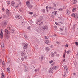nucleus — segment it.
<instances>
[{"label":"nucleus","mask_w":78,"mask_h":78,"mask_svg":"<svg viewBox=\"0 0 78 78\" xmlns=\"http://www.w3.org/2000/svg\"><path fill=\"white\" fill-rule=\"evenodd\" d=\"M4 32L6 35V37H9V32H8V30L5 29L4 30Z\"/></svg>","instance_id":"1"},{"label":"nucleus","mask_w":78,"mask_h":78,"mask_svg":"<svg viewBox=\"0 0 78 78\" xmlns=\"http://www.w3.org/2000/svg\"><path fill=\"white\" fill-rule=\"evenodd\" d=\"M25 50H24V52H22L21 53V56H24L26 55V53H25Z\"/></svg>","instance_id":"2"},{"label":"nucleus","mask_w":78,"mask_h":78,"mask_svg":"<svg viewBox=\"0 0 78 78\" xmlns=\"http://www.w3.org/2000/svg\"><path fill=\"white\" fill-rule=\"evenodd\" d=\"M1 48H2V50L3 51L4 50H5V48H4V43H2L1 44Z\"/></svg>","instance_id":"3"},{"label":"nucleus","mask_w":78,"mask_h":78,"mask_svg":"<svg viewBox=\"0 0 78 78\" xmlns=\"http://www.w3.org/2000/svg\"><path fill=\"white\" fill-rule=\"evenodd\" d=\"M15 18L16 19H22V17L20 15H17L15 16Z\"/></svg>","instance_id":"4"},{"label":"nucleus","mask_w":78,"mask_h":78,"mask_svg":"<svg viewBox=\"0 0 78 78\" xmlns=\"http://www.w3.org/2000/svg\"><path fill=\"white\" fill-rule=\"evenodd\" d=\"M48 72L51 73H53V69H51V68H50Z\"/></svg>","instance_id":"5"},{"label":"nucleus","mask_w":78,"mask_h":78,"mask_svg":"<svg viewBox=\"0 0 78 78\" xmlns=\"http://www.w3.org/2000/svg\"><path fill=\"white\" fill-rule=\"evenodd\" d=\"M3 32L2 30H1V33L0 34V37L2 39L3 38Z\"/></svg>","instance_id":"6"},{"label":"nucleus","mask_w":78,"mask_h":78,"mask_svg":"<svg viewBox=\"0 0 78 78\" xmlns=\"http://www.w3.org/2000/svg\"><path fill=\"white\" fill-rule=\"evenodd\" d=\"M28 48V44L26 43L25 44L24 46L23 47L24 49H27V48Z\"/></svg>","instance_id":"7"},{"label":"nucleus","mask_w":78,"mask_h":78,"mask_svg":"<svg viewBox=\"0 0 78 78\" xmlns=\"http://www.w3.org/2000/svg\"><path fill=\"white\" fill-rule=\"evenodd\" d=\"M27 7H28V8H29L30 9H32V8H33V5H30L28 6Z\"/></svg>","instance_id":"8"},{"label":"nucleus","mask_w":78,"mask_h":78,"mask_svg":"<svg viewBox=\"0 0 78 78\" xmlns=\"http://www.w3.org/2000/svg\"><path fill=\"white\" fill-rule=\"evenodd\" d=\"M66 14L67 15H69L70 14V11L67 9L66 11Z\"/></svg>","instance_id":"9"},{"label":"nucleus","mask_w":78,"mask_h":78,"mask_svg":"<svg viewBox=\"0 0 78 78\" xmlns=\"http://www.w3.org/2000/svg\"><path fill=\"white\" fill-rule=\"evenodd\" d=\"M24 67L25 68L24 71L25 72H28L29 70L27 68V67L26 66H25Z\"/></svg>","instance_id":"10"},{"label":"nucleus","mask_w":78,"mask_h":78,"mask_svg":"<svg viewBox=\"0 0 78 78\" xmlns=\"http://www.w3.org/2000/svg\"><path fill=\"white\" fill-rule=\"evenodd\" d=\"M71 51L70 50H69L67 51V52H66V53L68 55H69L70 54V53H71Z\"/></svg>","instance_id":"11"},{"label":"nucleus","mask_w":78,"mask_h":78,"mask_svg":"<svg viewBox=\"0 0 78 78\" xmlns=\"http://www.w3.org/2000/svg\"><path fill=\"white\" fill-rule=\"evenodd\" d=\"M77 18L78 19V13H76L75 15V19H76Z\"/></svg>","instance_id":"12"},{"label":"nucleus","mask_w":78,"mask_h":78,"mask_svg":"<svg viewBox=\"0 0 78 78\" xmlns=\"http://www.w3.org/2000/svg\"><path fill=\"white\" fill-rule=\"evenodd\" d=\"M7 72L9 73H10V68H9V67H8L7 68Z\"/></svg>","instance_id":"13"},{"label":"nucleus","mask_w":78,"mask_h":78,"mask_svg":"<svg viewBox=\"0 0 78 78\" xmlns=\"http://www.w3.org/2000/svg\"><path fill=\"white\" fill-rule=\"evenodd\" d=\"M64 69L65 70H66V71H68V68H67V67L66 66H64Z\"/></svg>","instance_id":"14"},{"label":"nucleus","mask_w":78,"mask_h":78,"mask_svg":"<svg viewBox=\"0 0 78 78\" xmlns=\"http://www.w3.org/2000/svg\"><path fill=\"white\" fill-rule=\"evenodd\" d=\"M45 50L46 51H48L50 50V48L47 47H46L45 48Z\"/></svg>","instance_id":"15"},{"label":"nucleus","mask_w":78,"mask_h":78,"mask_svg":"<svg viewBox=\"0 0 78 78\" xmlns=\"http://www.w3.org/2000/svg\"><path fill=\"white\" fill-rule=\"evenodd\" d=\"M73 4H76V2H77V0H73Z\"/></svg>","instance_id":"16"},{"label":"nucleus","mask_w":78,"mask_h":78,"mask_svg":"<svg viewBox=\"0 0 78 78\" xmlns=\"http://www.w3.org/2000/svg\"><path fill=\"white\" fill-rule=\"evenodd\" d=\"M45 42L46 44H48V43H49V41L48 40H45Z\"/></svg>","instance_id":"17"},{"label":"nucleus","mask_w":78,"mask_h":78,"mask_svg":"<svg viewBox=\"0 0 78 78\" xmlns=\"http://www.w3.org/2000/svg\"><path fill=\"white\" fill-rule=\"evenodd\" d=\"M51 56H52V57H54L55 56V55H54V53L52 52L51 53Z\"/></svg>","instance_id":"18"},{"label":"nucleus","mask_w":78,"mask_h":78,"mask_svg":"<svg viewBox=\"0 0 78 78\" xmlns=\"http://www.w3.org/2000/svg\"><path fill=\"white\" fill-rule=\"evenodd\" d=\"M26 5L27 6H29L30 5V2H27L26 3Z\"/></svg>","instance_id":"19"},{"label":"nucleus","mask_w":78,"mask_h":78,"mask_svg":"<svg viewBox=\"0 0 78 78\" xmlns=\"http://www.w3.org/2000/svg\"><path fill=\"white\" fill-rule=\"evenodd\" d=\"M15 4V2H14L12 1V2H11V5L12 6H14V5Z\"/></svg>","instance_id":"20"},{"label":"nucleus","mask_w":78,"mask_h":78,"mask_svg":"<svg viewBox=\"0 0 78 78\" xmlns=\"http://www.w3.org/2000/svg\"><path fill=\"white\" fill-rule=\"evenodd\" d=\"M57 68V67H56V66H53V67L52 69L53 70H56V69Z\"/></svg>","instance_id":"21"},{"label":"nucleus","mask_w":78,"mask_h":78,"mask_svg":"<svg viewBox=\"0 0 78 78\" xmlns=\"http://www.w3.org/2000/svg\"><path fill=\"white\" fill-rule=\"evenodd\" d=\"M2 76H1L2 78H5V77H4V73H2Z\"/></svg>","instance_id":"22"},{"label":"nucleus","mask_w":78,"mask_h":78,"mask_svg":"<svg viewBox=\"0 0 78 78\" xmlns=\"http://www.w3.org/2000/svg\"><path fill=\"white\" fill-rule=\"evenodd\" d=\"M34 71L35 73H36V72H39V70L38 69H37L34 70Z\"/></svg>","instance_id":"23"},{"label":"nucleus","mask_w":78,"mask_h":78,"mask_svg":"<svg viewBox=\"0 0 78 78\" xmlns=\"http://www.w3.org/2000/svg\"><path fill=\"white\" fill-rule=\"evenodd\" d=\"M8 23V21H5L4 22V25H7V24Z\"/></svg>","instance_id":"24"},{"label":"nucleus","mask_w":78,"mask_h":78,"mask_svg":"<svg viewBox=\"0 0 78 78\" xmlns=\"http://www.w3.org/2000/svg\"><path fill=\"white\" fill-rule=\"evenodd\" d=\"M6 14H9V10H8V9H7L6 10Z\"/></svg>","instance_id":"25"},{"label":"nucleus","mask_w":78,"mask_h":78,"mask_svg":"<svg viewBox=\"0 0 78 78\" xmlns=\"http://www.w3.org/2000/svg\"><path fill=\"white\" fill-rule=\"evenodd\" d=\"M71 16H72V17H74V18H75V14L74 13H73L71 14Z\"/></svg>","instance_id":"26"},{"label":"nucleus","mask_w":78,"mask_h":78,"mask_svg":"<svg viewBox=\"0 0 78 78\" xmlns=\"http://www.w3.org/2000/svg\"><path fill=\"white\" fill-rule=\"evenodd\" d=\"M46 9H47V12H48V6H46Z\"/></svg>","instance_id":"27"},{"label":"nucleus","mask_w":78,"mask_h":78,"mask_svg":"<svg viewBox=\"0 0 78 78\" xmlns=\"http://www.w3.org/2000/svg\"><path fill=\"white\" fill-rule=\"evenodd\" d=\"M44 29H46V30H47L48 29V27L47 26L45 25L44 26Z\"/></svg>","instance_id":"28"},{"label":"nucleus","mask_w":78,"mask_h":78,"mask_svg":"<svg viewBox=\"0 0 78 78\" xmlns=\"http://www.w3.org/2000/svg\"><path fill=\"white\" fill-rule=\"evenodd\" d=\"M11 33H14V30L13 29L12 30H11Z\"/></svg>","instance_id":"29"},{"label":"nucleus","mask_w":78,"mask_h":78,"mask_svg":"<svg viewBox=\"0 0 78 78\" xmlns=\"http://www.w3.org/2000/svg\"><path fill=\"white\" fill-rule=\"evenodd\" d=\"M58 13V12L56 11H55L54 12V15H56V14H57V13Z\"/></svg>","instance_id":"30"},{"label":"nucleus","mask_w":78,"mask_h":78,"mask_svg":"<svg viewBox=\"0 0 78 78\" xmlns=\"http://www.w3.org/2000/svg\"><path fill=\"white\" fill-rule=\"evenodd\" d=\"M7 3L8 5H10V4H11V2L9 1H8L7 2Z\"/></svg>","instance_id":"31"},{"label":"nucleus","mask_w":78,"mask_h":78,"mask_svg":"<svg viewBox=\"0 0 78 78\" xmlns=\"http://www.w3.org/2000/svg\"><path fill=\"white\" fill-rule=\"evenodd\" d=\"M19 6V4H18L15 7V8H18Z\"/></svg>","instance_id":"32"},{"label":"nucleus","mask_w":78,"mask_h":78,"mask_svg":"<svg viewBox=\"0 0 78 78\" xmlns=\"http://www.w3.org/2000/svg\"><path fill=\"white\" fill-rule=\"evenodd\" d=\"M2 64L3 66H5V62H4V61L2 62Z\"/></svg>","instance_id":"33"},{"label":"nucleus","mask_w":78,"mask_h":78,"mask_svg":"<svg viewBox=\"0 0 78 78\" xmlns=\"http://www.w3.org/2000/svg\"><path fill=\"white\" fill-rule=\"evenodd\" d=\"M75 9H76L75 8H74L73 10V12H74V11H75Z\"/></svg>","instance_id":"34"},{"label":"nucleus","mask_w":78,"mask_h":78,"mask_svg":"<svg viewBox=\"0 0 78 78\" xmlns=\"http://www.w3.org/2000/svg\"><path fill=\"white\" fill-rule=\"evenodd\" d=\"M53 62V60H51V61H50V62H49V63H50V64H51V63H52V62Z\"/></svg>","instance_id":"35"},{"label":"nucleus","mask_w":78,"mask_h":78,"mask_svg":"<svg viewBox=\"0 0 78 78\" xmlns=\"http://www.w3.org/2000/svg\"><path fill=\"white\" fill-rule=\"evenodd\" d=\"M42 30H43V31H44L45 30V28L43 27L42 28Z\"/></svg>","instance_id":"36"},{"label":"nucleus","mask_w":78,"mask_h":78,"mask_svg":"<svg viewBox=\"0 0 78 78\" xmlns=\"http://www.w3.org/2000/svg\"><path fill=\"white\" fill-rule=\"evenodd\" d=\"M55 24H56V25H59V24H58V23H57V22H55Z\"/></svg>","instance_id":"37"},{"label":"nucleus","mask_w":78,"mask_h":78,"mask_svg":"<svg viewBox=\"0 0 78 78\" xmlns=\"http://www.w3.org/2000/svg\"><path fill=\"white\" fill-rule=\"evenodd\" d=\"M56 56L59 57V54H57L56 55Z\"/></svg>","instance_id":"38"},{"label":"nucleus","mask_w":78,"mask_h":78,"mask_svg":"<svg viewBox=\"0 0 78 78\" xmlns=\"http://www.w3.org/2000/svg\"><path fill=\"white\" fill-rule=\"evenodd\" d=\"M44 38L45 39H48V37L47 36H45Z\"/></svg>","instance_id":"39"},{"label":"nucleus","mask_w":78,"mask_h":78,"mask_svg":"<svg viewBox=\"0 0 78 78\" xmlns=\"http://www.w3.org/2000/svg\"><path fill=\"white\" fill-rule=\"evenodd\" d=\"M24 36L25 38H27V35H24Z\"/></svg>","instance_id":"40"},{"label":"nucleus","mask_w":78,"mask_h":78,"mask_svg":"<svg viewBox=\"0 0 78 78\" xmlns=\"http://www.w3.org/2000/svg\"><path fill=\"white\" fill-rule=\"evenodd\" d=\"M66 47H69V45H68V44H66Z\"/></svg>","instance_id":"41"},{"label":"nucleus","mask_w":78,"mask_h":78,"mask_svg":"<svg viewBox=\"0 0 78 78\" xmlns=\"http://www.w3.org/2000/svg\"><path fill=\"white\" fill-rule=\"evenodd\" d=\"M24 58L25 59H27V56H25L24 57Z\"/></svg>","instance_id":"42"},{"label":"nucleus","mask_w":78,"mask_h":78,"mask_svg":"<svg viewBox=\"0 0 78 78\" xmlns=\"http://www.w3.org/2000/svg\"><path fill=\"white\" fill-rule=\"evenodd\" d=\"M51 17L52 18H54V16H53V15H51Z\"/></svg>","instance_id":"43"},{"label":"nucleus","mask_w":78,"mask_h":78,"mask_svg":"<svg viewBox=\"0 0 78 78\" xmlns=\"http://www.w3.org/2000/svg\"><path fill=\"white\" fill-rule=\"evenodd\" d=\"M56 43L58 44V45H59V42L58 41L56 42Z\"/></svg>","instance_id":"44"},{"label":"nucleus","mask_w":78,"mask_h":78,"mask_svg":"<svg viewBox=\"0 0 78 78\" xmlns=\"http://www.w3.org/2000/svg\"><path fill=\"white\" fill-rule=\"evenodd\" d=\"M42 11L43 12H45V9H43L42 10Z\"/></svg>","instance_id":"45"},{"label":"nucleus","mask_w":78,"mask_h":78,"mask_svg":"<svg viewBox=\"0 0 78 78\" xmlns=\"http://www.w3.org/2000/svg\"><path fill=\"white\" fill-rule=\"evenodd\" d=\"M75 43H76V45H78V42H75Z\"/></svg>","instance_id":"46"},{"label":"nucleus","mask_w":78,"mask_h":78,"mask_svg":"<svg viewBox=\"0 0 78 78\" xmlns=\"http://www.w3.org/2000/svg\"><path fill=\"white\" fill-rule=\"evenodd\" d=\"M33 12H30L29 13V14H33Z\"/></svg>","instance_id":"47"},{"label":"nucleus","mask_w":78,"mask_h":78,"mask_svg":"<svg viewBox=\"0 0 78 78\" xmlns=\"http://www.w3.org/2000/svg\"><path fill=\"white\" fill-rule=\"evenodd\" d=\"M63 55V58H65V56H66L65 54H64Z\"/></svg>","instance_id":"48"},{"label":"nucleus","mask_w":78,"mask_h":78,"mask_svg":"<svg viewBox=\"0 0 78 78\" xmlns=\"http://www.w3.org/2000/svg\"><path fill=\"white\" fill-rule=\"evenodd\" d=\"M60 30H61V31H63V30H64L61 28H60Z\"/></svg>","instance_id":"49"},{"label":"nucleus","mask_w":78,"mask_h":78,"mask_svg":"<svg viewBox=\"0 0 78 78\" xmlns=\"http://www.w3.org/2000/svg\"><path fill=\"white\" fill-rule=\"evenodd\" d=\"M21 60H22V61H24V58H21Z\"/></svg>","instance_id":"50"},{"label":"nucleus","mask_w":78,"mask_h":78,"mask_svg":"<svg viewBox=\"0 0 78 78\" xmlns=\"http://www.w3.org/2000/svg\"><path fill=\"white\" fill-rule=\"evenodd\" d=\"M54 54H57V52H56V51H55L54 52Z\"/></svg>","instance_id":"51"},{"label":"nucleus","mask_w":78,"mask_h":78,"mask_svg":"<svg viewBox=\"0 0 78 78\" xmlns=\"http://www.w3.org/2000/svg\"><path fill=\"white\" fill-rule=\"evenodd\" d=\"M41 59H43V58H44V57H43V56H41Z\"/></svg>","instance_id":"52"},{"label":"nucleus","mask_w":78,"mask_h":78,"mask_svg":"<svg viewBox=\"0 0 78 78\" xmlns=\"http://www.w3.org/2000/svg\"><path fill=\"white\" fill-rule=\"evenodd\" d=\"M66 72H64L65 74H64V75H63L64 76H66Z\"/></svg>","instance_id":"53"},{"label":"nucleus","mask_w":78,"mask_h":78,"mask_svg":"<svg viewBox=\"0 0 78 78\" xmlns=\"http://www.w3.org/2000/svg\"><path fill=\"white\" fill-rule=\"evenodd\" d=\"M59 11H61L62 10V9H58Z\"/></svg>","instance_id":"54"},{"label":"nucleus","mask_w":78,"mask_h":78,"mask_svg":"<svg viewBox=\"0 0 78 78\" xmlns=\"http://www.w3.org/2000/svg\"><path fill=\"white\" fill-rule=\"evenodd\" d=\"M51 48H53V45H51Z\"/></svg>","instance_id":"55"},{"label":"nucleus","mask_w":78,"mask_h":78,"mask_svg":"<svg viewBox=\"0 0 78 78\" xmlns=\"http://www.w3.org/2000/svg\"><path fill=\"white\" fill-rule=\"evenodd\" d=\"M2 10H3V11H5V9H4V8H3Z\"/></svg>","instance_id":"56"},{"label":"nucleus","mask_w":78,"mask_h":78,"mask_svg":"<svg viewBox=\"0 0 78 78\" xmlns=\"http://www.w3.org/2000/svg\"><path fill=\"white\" fill-rule=\"evenodd\" d=\"M0 62H2V59L0 60Z\"/></svg>","instance_id":"57"},{"label":"nucleus","mask_w":78,"mask_h":78,"mask_svg":"<svg viewBox=\"0 0 78 78\" xmlns=\"http://www.w3.org/2000/svg\"><path fill=\"white\" fill-rule=\"evenodd\" d=\"M16 1H17L18 2H19L20 1V0H16Z\"/></svg>","instance_id":"58"},{"label":"nucleus","mask_w":78,"mask_h":78,"mask_svg":"<svg viewBox=\"0 0 78 78\" xmlns=\"http://www.w3.org/2000/svg\"><path fill=\"white\" fill-rule=\"evenodd\" d=\"M73 75H76V73H74Z\"/></svg>","instance_id":"59"},{"label":"nucleus","mask_w":78,"mask_h":78,"mask_svg":"<svg viewBox=\"0 0 78 78\" xmlns=\"http://www.w3.org/2000/svg\"><path fill=\"white\" fill-rule=\"evenodd\" d=\"M20 12H22V11L20 10Z\"/></svg>","instance_id":"60"},{"label":"nucleus","mask_w":78,"mask_h":78,"mask_svg":"<svg viewBox=\"0 0 78 78\" xmlns=\"http://www.w3.org/2000/svg\"><path fill=\"white\" fill-rule=\"evenodd\" d=\"M56 34H55V35H53V36H56Z\"/></svg>","instance_id":"61"},{"label":"nucleus","mask_w":78,"mask_h":78,"mask_svg":"<svg viewBox=\"0 0 78 78\" xmlns=\"http://www.w3.org/2000/svg\"><path fill=\"white\" fill-rule=\"evenodd\" d=\"M36 24H37V25H38V23H37V22L36 23Z\"/></svg>","instance_id":"62"},{"label":"nucleus","mask_w":78,"mask_h":78,"mask_svg":"<svg viewBox=\"0 0 78 78\" xmlns=\"http://www.w3.org/2000/svg\"><path fill=\"white\" fill-rule=\"evenodd\" d=\"M55 28H57V27L55 26Z\"/></svg>","instance_id":"63"},{"label":"nucleus","mask_w":78,"mask_h":78,"mask_svg":"<svg viewBox=\"0 0 78 78\" xmlns=\"http://www.w3.org/2000/svg\"><path fill=\"white\" fill-rule=\"evenodd\" d=\"M54 5H55V6H56V5L55 4H54Z\"/></svg>","instance_id":"64"}]
</instances>
